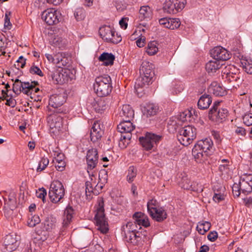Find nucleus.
<instances>
[{"label":"nucleus","instance_id":"nucleus-30","mask_svg":"<svg viewBox=\"0 0 252 252\" xmlns=\"http://www.w3.org/2000/svg\"><path fill=\"white\" fill-rule=\"evenodd\" d=\"M153 65L152 63L148 62H143L140 68V74L153 77L154 72L153 70Z\"/></svg>","mask_w":252,"mask_h":252},{"label":"nucleus","instance_id":"nucleus-39","mask_svg":"<svg viewBox=\"0 0 252 252\" xmlns=\"http://www.w3.org/2000/svg\"><path fill=\"white\" fill-rule=\"evenodd\" d=\"M196 144L192 150V155L196 160H201L204 157V151Z\"/></svg>","mask_w":252,"mask_h":252},{"label":"nucleus","instance_id":"nucleus-45","mask_svg":"<svg viewBox=\"0 0 252 252\" xmlns=\"http://www.w3.org/2000/svg\"><path fill=\"white\" fill-rule=\"evenodd\" d=\"M49 159L47 158L43 157L38 163V165L36 168V172H40L44 170L49 164Z\"/></svg>","mask_w":252,"mask_h":252},{"label":"nucleus","instance_id":"nucleus-63","mask_svg":"<svg viewBox=\"0 0 252 252\" xmlns=\"http://www.w3.org/2000/svg\"><path fill=\"white\" fill-rule=\"evenodd\" d=\"M54 156L56 162L64 161V155L63 153L55 152Z\"/></svg>","mask_w":252,"mask_h":252},{"label":"nucleus","instance_id":"nucleus-64","mask_svg":"<svg viewBox=\"0 0 252 252\" xmlns=\"http://www.w3.org/2000/svg\"><path fill=\"white\" fill-rule=\"evenodd\" d=\"M57 164L56 165V168L57 170L62 171L64 169L65 163L64 161H61V162H56Z\"/></svg>","mask_w":252,"mask_h":252},{"label":"nucleus","instance_id":"nucleus-23","mask_svg":"<svg viewBox=\"0 0 252 252\" xmlns=\"http://www.w3.org/2000/svg\"><path fill=\"white\" fill-rule=\"evenodd\" d=\"M151 210L150 215L156 221L161 222L166 219V212L162 208H152Z\"/></svg>","mask_w":252,"mask_h":252},{"label":"nucleus","instance_id":"nucleus-25","mask_svg":"<svg viewBox=\"0 0 252 252\" xmlns=\"http://www.w3.org/2000/svg\"><path fill=\"white\" fill-rule=\"evenodd\" d=\"M119 115L123 120H131L134 117V110L129 105H124Z\"/></svg>","mask_w":252,"mask_h":252},{"label":"nucleus","instance_id":"nucleus-26","mask_svg":"<svg viewBox=\"0 0 252 252\" xmlns=\"http://www.w3.org/2000/svg\"><path fill=\"white\" fill-rule=\"evenodd\" d=\"M209 91L216 96H222L226 94L227 92L224 88L217 82L212 83L209 88Z\"/></svg>","mask_w":252,"mask_h":252},{"label":"nucleus","instance_id":"nucleus-55","mask_svg":"<svg viewBox=\"0 0 252 252\" xmlns=\"http://www.w3.org/2000/svg\"><path fill=\"white\" fill-rule=\"evenodd\" d=\"M70 62V58L67 56V55L65 53L64 56H63V58L62 59V61L59 63V64H57L59 67H60L61 65L66 66L68 64H69Z\"/></svg>","mask_w":252,"mask_h":252},{"label":"nucleus","instance_id":"nucleus-42","mask_svg":"<svg viewBox=\"0 0 252 252\" xmlns=\"http://www.w3.org/2000/svg\"><path fill=\"white\" fill-rule=\"evenodd\" d=\"M158 51L157 42L153 41L149 43L147 47L146 52L150 56L154 55Z\"/></svg>","mask_w":252,"mask_h":252},{"label":"nucleus","instance_id":"nucleus-3","mask_svg":"<svg viewBox=\"0 0 252 252\" xmlns=\"http://www.w3.org/2000/svg\"><path fill=\"white\" fill-rule=\"evenodd\" d=\"M196 135V129L192 126L188 125L179 130L177 139L181 144L187 146L195 138Z\"/></svg>","mask_w":252,"mask_h":252},{"label":"nucleus","instance_id":"nucleus-4","mask_svg":"<svg viewBox=\"0 0 252 252\" xmlns=\"http://www.w3.org/2000/svg\"><path fill=\"white\" fill-rule=\"evenodd\" d=\"M65 189L63 184L58 180L52 182L49 191V196L51 201L57 203L61 201L64 196Z\"/></svg>","mask_w":252,"mask_h":252},{"label":"nucleus","instance_id":"nucleus-40","mask_svg":"<svg viewBox=\"0 0 252 252\" xmlns=\"http://www.w3.org/2000/svg\"><path fill=\"white\" fill-rule=\"evenodd\" d=\"M183 188L184 189H190L197 192H201L203 190L202 186L196 182H193L190 185H184Z\"/></svg>","mask_w":252,"mask_h":252},{"label":"nucleus","instance_id":"nucleus-17","mask_svg":"<svg viewBox=\"0 0 252 252\" xmlns=\"http://www.w3.org/2000/svg\"><path fill=\"white\" fill-rule=\"evenodd\" d=\"M239 182L241 186V191L247 194L252 191V175L245 174L241 177Z\"/></svg>","mask_w":252,"mask_h":252},{"label":"nucleus","instance_id":"nucleus-61","mask_svg":"<svg viewBox=\"0 0 252 252\" xmlns=\"http://www.w3.org/2000/svg\"><path fill=\"white\" fill-rule=\"evenodd\" d=\"M167 126L169 130H175L177 127L176 122L175 121L170 120L168 122Z\"/></svg>","mask_w":252,"mask_h":252},{"label":"nucleus","instance_id":"nucleus-41","mask_svg":"<svg viewBox=\"0 0 252 252\" xmlns=\"http://www.w3.org/2000/svg\"><path fill=\"white\" fill-rule=\"evenodd\" d=\"M139 226L138 225V223H136V221L134 220L133 222L129 221L127 222L126 225H124L122 227V230H125L127 229L128 230H130L131 232H139L137 231V229Z\"/></svg>","mask_w":252,"mask_h":252},{"label":"nucleus","instance_id":"nucleus-2","mask_svg":"<svg viewBox=\"0 0 252 252\" xmlns=\"http://www.w3.org/2000/svg\"><path fill=\"white\" fill-rule=\"evenodd\" d=\"M95 208L94 220L97 229L102 233L105 234L108 231L109 228L107 219L104 214V201L102 199L98 200Z\"/></svg>","mask_w":252,"mask_h":252},{"label":"nucleus","instance_id":"nucleus-28","mask_svg":"<svg viewBox=\"0 0 252 252\" xmlns=\"http://www.w3.org/2000/svg\"><path fill=\"white\" fill-rule=\"evenodd\" d=\"M153 77L140 74V76L136 79L135 88H142L148 86L153 82Z\"/></svg>","mask_w":252,"mask_h":252},{"label":"nucleus","instance_id":"nucleus-29","mask_svg":"<svg viewBox=\"0 0 252 252\" xmlns=\"http://www.w3.org/2000/svg\"><path fill=\"white\" fill-rule=\"evenodd\" d=\"M159 111V107L155 103H148L144 107L143 113L147 117L155 116Z\"/></svg>","mask_w":252,"mask_h":252},{"label":"nucleus","instance_id":"nucleus-12","mask_svg":"<svg viewBox=\"0 0 252 252\" xmlns=\"http://www.w3.org/2000/svg\"><path fill=\"white\" fill-rule=\"evenodd\" d=\"M124 239L128 243L134 245L142 244V234L141 232H131L127 229L122 230Z\"/></svg>","mask_w":252,"mask_h":252},{"label":"nucleus","instance_id":"nucleus-19","mask_svg":"<svg viewBox=\"0 0 252 252\" xmlns=\"http://www.w3.org/2000/svg\"><path fill=\"white\" fill-rule=\"evenodd\" d=\"M103 133L100 122H94L90 132L91 140L94 142L100 139Z\"/></svg>","mask_w":252,"mask_h":252},{"label":"nucleus","instance_id":"nucleus-27","mask_svg":"<svg viewBox=\"0 0 252 252\" xmlns=\"http://www.w3.org/2000/svg\"><path fill=\"white\" fill-rule=\"evenodd\" d=\"M74 210L71 207L68 206L66 208L64 211V214L63 217V228L65 229L70 223Z\"/></svg>","mask_w":252,"mask_h":252},{"label":"nucleus","instance_id":"nucleus-8","mask_svg":"<svg viewBox=\"0 0 252 252\" xmlns=\"http://www.w3.org/2000/svg\"><path fill=\"white\" fill-rule=\"evenodd\" d=\"M19 245V237L15 234H9L5 236L3 242V252H12Z\"/></svg>","mask_w":252,"mask_h":252},{"label":"nucleus","instance_id":"nucleus-48","mask_svg":"<svg viewBox=\"0 0 252 252\" xmlns=\"http://www.w3.org/2000/svg\"><path fill=\"white\" fill-rule=\"evenodd\" d=\"M232 189L233 195L238 197L241 191V186L240 182L238 184L234 183L232 187Z\"/></svg>","mask_w":252,"mask_h":252},{"label":"nucleus","instance_id":"nucleus-38","mask_svg":"<svg viewBox=\"0 0 252 252\" xmlns=\"http://www.w3.org/2000/svg\"><path fill=\"white\" fill-rule=\"evenodd\" d=\"M237 72L233 73L231 71L226 73V79L229 82H236L238 83H241L243 80L240 78L241 74L239 72L238 70H237Z\"/></svg>","mask_w":252,"mask_h":252},{"label":"nucleus","instance_id":"nucleus-18","mask_svg":"<svg viewBox=\"0 0 252 252\" xmlns=\"http://www.w3.org/2000/svg\"><path fill=\"white\" fill-rule=\"evenodd\" d=\"M99 34L102 39L107 42H112L114 44H117L119 39L117 40L113 39V34L115 33V32L110 26H104L99 29Z\"/></svg>","mask_w":252,"mask_h":252},{"label":"nucleus","instance_id":"nucleus-47","mask_svg":"<svg viewBox=\"0 0 252 252\" xmlns=\"http://www.w3.org/2000/svg\"><path fill=\"white\" fill-rule=\"evenodd\" d=\"M41 220L38 215H34L29 218L28 220V224L30 227H33L38 224Z\"/></svg>","mask_w":252,"mask_h":252},{"label":"nucleus","instance_id":"nucleus-49","mask_svg":"<svg viewBox=\"0 0 252 252\" xmlns=\"http://www.w3.org/2000/svg\"><path fill=\"white\" fill-rule=\"evenodd\" d=\"M243 123L247 126L252 125V113H248L244 115L243 117Z\"/></svg>","mask_w":252,"mask_h":252},{"label":"nucleus","instance_id":"nucleus-20","mask_svg":"<svg viewBox=\"0 0 252 252\" xmlns=\"http://www.w3.org/2000/svg\"><path fill=\"white\" fill-rule=\"evenodd\" d=\"M196 144L198 147H200L203 151L205 155L207 156L210 153L213 151V143L212 140L209 138H205L204 140L198 141Z\"/></svg>","mask_w":252,"mask_h":252},{"label":"nucleus","instance_id":"nucleus-50","mask_svg":"<svg viewBox=\"0 0 252 252\" xmlns=\"http://www.w3.org/2000/svg\"><path fill=\"white\" fill-rule=\"evenodd\" d=\"M190 112L189 110H186L180 113L179 119L182 122L187 121L190 117Z\"/></svg>","mask_w":252,"mask_h":252},{"label":"nucleus","instance_id":"nucleus-43","mask_svg":"<svg viewBox=\"0 0 252 252\" xmlns=\"http://www.w3.org/2000/svg\"><path fill=\"white\" fill-rule=\"evenodd\" d=\"M74 16L77 21H81L86 17L85 10L82 7H78L74 11Z\"/></svg>","mask_w":252,"mask_h":252},{"label":"nucleus","instance_id":"nucleus-5","mask_svg":"<svg viewBox=\"0 0 252 252\" xmlns=\"http://www.w3.org/2000/svg\"><path fill=\"white\" fill-rule=\"evenodd\" d=\"M220 101H215L208 112L209 119L217 123L222 122L227 116L228 112L226 109L220 108Z\"/></svg>","mask_w":252,"mask_h":252},{"label":"nucleus","instance_id":"nucleus-60","mask_svg":"<svg viewBox=\"0 0 252 252\" xmlns=\"http://www.w3.org/2000/svg\"><path fill=\"white\" fill-rule=\"evenodd\" d=\"M208 239L211 242H214L218 238V233L216 231L210 232L208 236Z\"/></svg>","mask_w":252,"mask_h":252},{"label":"nucleus","instance_id":"nucleus-6","mask_svg":"<svg viewBox=\"0 0 252 252\" xmlns=\"http://www.w3.org/2000/svg\"><path fill=\"white\" fill-rule=\"evenodd\" d=\"M52 80L56 83L63 84L72 81L75 78L73 71L70 69L64 68L61 70H56L52 72L51 75Z\"/></svg>","mask_w":252,"mask_h":252},{"label":"nucleus","instance_id":"nucleus-44","mask_svg":"<svg viewBox=\"0 0 252 252\" xmlns=\"http://www.w3.org/2000/svg\"><path fill=\"white\" fill-rule=\"evenodd\" d=\"M241 64L245 71L248 74H252V60L250 59H243Z\"/></svg>","mask_w":252,"mask_h":252},{"label":"nucleus","instance_id":"nucleus-9","mask_svg":"<svg viewBox=\"0 0 252 252\" xmlns=\"http://www.w3.org/2000/svg\"><path fill=\"white\" fill-rule=\"evenodd\" d=\"M34 86L30 84L29 82H21L18 79H16L13 85L12 90L16 94H19L21 92L27 95L32 94Z\"/></svg>","mask_w":252,"mask_h":252},{"label":"nucleus","instance_id":"nucleus-57","mask_svg":"<svg viewBox=\"0 0 252 252\" xmlns=\"http://www.w3.org/2000/svg\"><path fill=\"white\" fill-rule=\"evenodd\" d=\"M64 53L61 52L54 55V63L59 64V63H60L63 56H64Z\"/></svg>","mask_w":252,"mask_h":252},{"label":"nucleus","instance_id":"nucleus-34","mask_svg":"<svg viewBox=\"0 0 252 252\" xmlns=\"http://www.w3.org/2000/svg\"><path fill=\"white\" fill-rule=\"evenodd\" d=\"M222 64L220 63V61L214 59L208 62L206 64V69L208 72H215L220 69Z\"/></svg>","mask_w":252,"mask_h":252},{"label":"nucleus","instance_id":"nucleus-22","mask_svg":"<svg viewBox=\"0 0 252 252\" xmlns=\"http://www.w3.org/2000/svg\"><path fill=\"white\" fill-rule=\"evenodd\" d=\"M65 96L62 94H53L49 99V105L54 108L60 107L65 102Z\"/></svg>","mask_w":252,"mask_h":252},{"label":"nucleus","instance_id":"nucleus-36","mask_svg":"<svg viewBox=\"0 0 252 252\" xmlns=\"http://www.w3.org/2000/svg\"><path fill=\"white\" fill-rule=\"evenodd\" d=\"M181 22L178 18H168L166 23L164 25V27L174 30L177 29L180 26Z\"/></svg>","mask_w":252,"mask_h":252},{"label":"nucleus","instance_id":"nucleus-51","mask_svg":"<svg viewBox=\"0 0 252 252\" xmlns=\"http://www.w3.org/2000/svg\"><path fill=\"white\" fill-rule=\"evenodd\" d=\"M30 72L32 74H36L40 76H43V73L40 69L35 65H32L30 69Z\"/></svg>","mask_w":252,"mask_h":252},{"label":"nucleus","instance_id":"nucleus-37","mask_svg":"<svg viewBox=\"0 0 252 252\" xmlns=\"http://www.w3.org/2000/svg\"><path fill=\"white\" fill-rule=\"evenodd\" d=\"M132 134L130 133L121 134L120 140L119 143V147L122 149L126 148L129 143Z\"/></svg>","mask_w":252,"mask_h":252},{"label":"nucleus","instance_id":"nucleus-56","mask_svg":"<svg viewBox=\"0 0 252 252\" xmlns=\"http://www.w3.org/2000/svg\"><path fill=\"white\" fill-rule=\"evenodd\" d=\"M85 186H86V195H88L87 193H91V192H93L94 193V188H93V185L92 184V183L89 182V181H87L85 183Z\"/></svg>","mask_w":252,"mask_h":252},{"label":"nucleus","instance_id":"nucleus-14","mask_svg":"<svg viewBox=\"0 0 252 252\" xmlns=\"http://www.w3.org/2000/svg\"><path fill=\"white\" fill-rule=\"evenodd\" d=\"M98 154L96 149H91L89 150L87 154V162L88 165V172L90 173L89 170L94 169L98 162Z\"/></svg>","mask_w":252,"mask_h":252},{"label":"nucleus","instance_id":"nucleus-62","mask_svg":"<svg viewBox=\"0 0 252 252\" xmlns=\"http://www.w3.org/2000/svg\"><path fill=\"white\" fill-rule=\"evenodd\" d=\"M94 107L96 111L101 112L102 110L106 109V104H94Z\"/></svg>","mask_w":252,"mask_h":252},{"label":"nucleus","instance_id":"nucleus-1","mask_svg":"<svg viewBox=\"0 0 252 252\" xmlns=\"http://www.w3.org/2000/svg\"><path fill=\"white\" fill-rule=\"evenodd\" d=\"M94 87L98 96L103 97L108 95L112 89L111 77L106 74L96 77Z\"/></svg>","mask_w":252,"mask_h":252},{"label":"nucleus","instance_id":"nucleus-59","mask_svg":"<svg viewBox=\"0 0 252 252\" xmlns=\"http://www.w3.org/2000/svg\"><path fill=\"white\" fill-rule=\"evenodd\" d=\"M26 60L23 56H20L17 61L18 68L19 67L24 68L26 64ZM15 65L16 66V64H15Z\"/></svg>","mask_w":252,"mask_h":252},{"label":"nucleus","instance_id":"nucleus-54","mask_svg":"<svg viewBox=\"0 0 252 252\" xmlns=\"http://www.w3.org/2000/svg\"><path fill=\"white\" fill-rule=\"evenodd\" d=\"M229 161L226 159H222L220 161V164L219 166V170L221 171H224L228 169Z\"/></svg>","mask_w":252,"mask_h":252},{"label":"nucleus","instance_id":"nucleus-52","mask_svg":"<svg viewBox=\"0 0 252 252\" xmlns=\"http://www.w3.org/2000/svg\"><path fill=\"white\" fill-rule=\"evenodd\" d=\"M47 194L46 190L44 188L39 189L36 192V195L38 198H41L43 202H45V197Z\"/></svg>","mask_w":252,"mask_h":252},{"label":"nucleus","instance_id":"nucleus-31","mask_svg":"<svg viewBox=\"0 0 252 252\" xmlns=\"http://www.w3.org/2000/svg\"><path fill=\"white\" fill-rule=\"evenodd\" d=\"M212 100L211 96L208 94L202 95L199 99L197 106L200 109H206L210 105Z\"/></svg>","mask_w":252,"mask_h":252},{"label":"nucleus","instance_id":"nucleus-7","mask_svg":"<svg viewBox=\"0 0 252 252\" xmlns=\"http://www.w3.org/2000/svg\"><path fill=\"white\" fill-rule=\"evenodd\" d=\"M186 3V0H166L163 10L169 14H175L182 10Z\"/></svg>","mask_w":252,"mask_h":252},{"label":"nucleus","instance_id":"nucleus-13","mask_svg":"<svg viewBox=\"0 0 252 252\" xmlns=\"http://www.w3.org/2000/svg\"><path fill=\"white\" fill-rule=\"evenodd\" d=\"M57 223V219L56 218L53 216L52 215H49L47 216L43 222L44 228L45 231L43 230L41 232V233H43V237H41L39 239L42 241H44L47 239V231H49L54 229L56 227Z\"/></svg>","mask_w":252,"mask_h":252},{"label":"nucleus","instance_id":"nucleus-15","mask_svg":"<svg viewBox=\"0 0 252 252\" xmlns=\"http://www.w3.org/2000/svg\"><path fill=\"white\" fill-rule=\"evenodd\" d=\"M59 12L54 9H48L44 11L42 14V18L45 22L49 25H53L59 22Z\"/></svg>","mask_w":252,"mask_h":252},{"label":"nucleus","instance_id":"nucleus-10","mask_svg":"<svg viewBox=\"0 0 252 252\" xmlns=\"http://www.w3.org/2000/svg\"><path fill=\"white\" fill-rule=\"evenodd\" d=\"M161 138L160 136L148 133L145 137H139V142L146 150H150L155 147Z\"/></svg>","mask_w":252,"mask_h":252},{"label":"nucleus","instance_id":"nucleus-11","mask_svg":"<svg viewBox=\"0 0 252 252\" xmlns=\"http://www.w3.org/2000/svg\"><path fill=\"white\" fill-rule=\"evenodd\" d=\"M51 132L58 133L63 128V118L57 114H52L47 118Z\"/></svg>","mask_w":252,"mask_h":252},{"label":"nucleus","instance_id":"nucleus-24","mask_svg":"<svg viewBox=\"0 0 252 252\" xmlns=\"http://www.w3.org/2000/svg\"><path fill=\"white\" fill-rule=\"evenodd\" d=\"M133 219L138 223L139 229L141 226L147 227L150 225L149 220L145 214L141 212H136L133 215Z\"/></svg>","mask_w":252,"mask_h":252},{"label":"nucleus","instance_id":"nucleus-53","mask_svg":"<svg viewBox=\"0 0 252 252\" xmlns=\"http://www.w3.org/2000/svg\"><path fill=\"white\" fill-rule=\"evenodd\" d=\"M107 172L105 170H102L100 171L99 174V180L103 183L104 184L107 182Z\"/></svg>","mask_w":252,"mask_h":252},{"label":"nucleus","instance_id":"nucleus-16","mask_svg":"<svg viewBox=\"0 0 252 252\" xmlns=\"http://www.w3.org/2000/svg\"><path fill=\"white\" fill-rule=\"evenodd\" d=\"M211 56L218 61H226L230 58L227 50L220 46H217L211 51Z\"/></svg>","mask_w":252,"mask_h":252},{"label":"nucleus","instance_id":"nucleus-32","mask_svg":"<svg viewBox=\"0 0 252 252\" xmlns=\"http://www.w3.org/2000/svg\"><path fill=\"white\" fill-rule=\"evenodd\" d=\"M98 59L103 62V64L105 66L111 65L113 64L115 56L112 53L104 52L101 54Z\"/></svg>","mask_w":252,"mask_h":252},{"label":"nucleus","instance_id":"nucleus-58","mask_svg":"<svg viewBox=\"0 0 252 252\" xmlns=\"http://www.w3.org/2000/svg\"><path fill=\"white\" fill-rule=\"evenodd\" d=\"M4 27V29L7 30H10L12 27V24L10 22V18L8 17V15L7 13L5 14Z\"/></svg>","mask_w":252,"mask_h":252},{"label":"nucleus","instance_id":"nucleus-35","mask_svg":"<svg viewBox=\"0 0 252 252\" xmlns=\"http://www.w3.org/2000/svg\"><path fill=\"white\" fill-rule=\"evenodd\" d=\"M211 226V224L208 221H200L198 223L196 229L199 234L204 235L210 229Z\"/></svg>","mask_w":252,"mask_h":252},{"label":"nucleus","instance_id":"nucleus-46","mask_svg":"<svg viewBox=\"0 0 252 252\" xmlns=\"http://www.w3.org/2000/svg\"><path fill=\"white\" fill-rule=\"evenodd\" d=\"M137 175V170L133 166H131L129 167L128 170V174L127 175V180L128 182L130 183L133 181V179Z\"/></svg>","mask_w":252,"mask_h":252},{"label":"nucleus","instance_id":"nucleus-33","mask_svg":"<svg viewBox=\"0 0 252 252\" xmlns=\"http://www.w3.org/2000/svg\"><path fill=\"white\" fill-rule=\"evenodd\" d=\"M152 16V11L150 7L145 6L141 7L139 10V19L141 20H148Z\"/></svg>","mask_w":252,"mask_h":252},{"label":"nucleus","instance_id":"nucleus-21","mask_svg":"<svg viewBox=\"0 0 252 252\" xmlns=\"http://www.w3.org/2000/svg\"><path fill=\"white\" fill-rule=\"evenodd\" d=\"M135 126L131 122V120H123L117 126V129L119 132L122 134H127L130 133L134 129Z\"/></svg>","mask_w":252,"mask_h":252}]
</instances>
